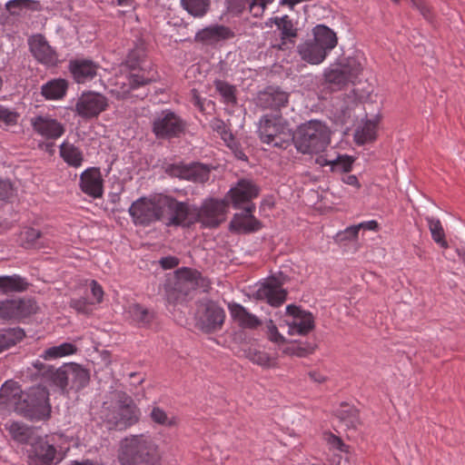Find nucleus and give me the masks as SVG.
<instances>
[{"label":"nucleus","instance_id":"1","mask_svg":"<svg viewBox=\"0 0 465 465\" xmlns=\"http://www.w3.org/2000/svg\"><path fill=\"white\" fill-rule=\"evenodd\" d=\"M48 396L49 393L45 388H31L24 392L16 381L9 380L0 388V407L14 411L30 420H42L50 416Z\"/></svg>","mask_w":465,"mask_h":465},{"label":"nucleus","instance_id":"2","mask_svg":"<svg viewBox=\"0 0 465 465\" xmlns=\"http://www.w3.org/2000/svg\"><path fill=\"white\" fill-rule=\"evenodd\" d=\"M178 212L179 201L164 194L141 197L129 207L133 223L141 226H148L157 221L167 226H178Z\"/></svg>","mask_w":465,"mask_h":465},{"label":"nucleus","instance_id":"3","mask_svg":"<svg viewBox=\"0 0 465 465\" xmlns=\"http://www.w3.org/2000/svg\"><path fill=\"white\" fill-rule=\"evenodd\" d=\"M118 460L121 465H161L162 454L151 435H133L121 440Z\"/></svg>","mask_w":465,"mask_h":465},{"label":"nucleus","instance_id":"4","mask_svg":"<svg viewBox=\"0 0 465 465\" xmlns=\"http://www.w3.org/2000/svg\"><path fill=\"white\" fill-rule=\"evenodd\" d=\"M227 203L223 200L207 199L200 208L186 202H179L178 226H190L200 223L204 227L214 228L225 220Z\"/></svg>","mask_w":465,"mask_h":465},{"label":"nucleus","instance_id":"5","mask_svg":"<svg viewBox=\"0 0 465 465\" xmlns=\"http://www.w3.org/2000/svg\"><path fill=\"white\" fill-rule=\"evenodd\" d=\"M331 130L322 122L312 120L299 126L292 142L298 152L319 153L323 152L331 143Z\"/></svg>","mask_w":465,"mask_h":465},{"label":"nucleus","instance_id":"6","mask_svg":"<svg viewBox=\"0 0 465 465\" xmlns=\"http://www.w3.org/2000/svg\"><path fill=\"white\" fill-rule=\"evenodd\" d=\"M258 134L263 143L286 148L293 139L288 122L279 114H265L260 119Z\"/></svg>","mask_w":465,"mask_h":465},{"label":"nucleus","instance_id":"7","mask_svg":"<svg viewBox=\"0 0 465 465\" xmlns=\"http://www.w3.org/2000/svg\"><path fill=\"white\" fill-rule=\"evenodd\" d=\"M153 80V75H145L141 71L118 76L112 84L110 93L118 100L143 99L148 94L146 86Z\"/></svg>","mask_w":465,"mask_h":465},{"label":"nucleus","instance_id":"8","mask_svg":"<svg viewBox=\"0 0 465 465\" xmlns=\"http://www.w3.org/2000/svg\"><path fill=\"white\" fill-rule=\"evenodd\" d=\"M361 65L355 59H348L346 64L331 65L324 70L325 82L334 89H341L348 83H354L361 73Z\"/></svg>","mask_w":465,"mask_h":465},{"label":"nucleus","instance_id":"9","mask_svg":"<svg viewBox=\"0 0 465 465\" xmlns=\"http://www.w3.org/2000/svg\"><path fill=\"white\" fill-rule=\"evenodd\" d=\"M186 123L171 110H164L153 122V132L157 138L179 137L184 133Z\"/></svg>","mask_w":465,"mask_h":465},{"label":"nucleus","instance_id":"10","mask_svg":"<svg viewBox=\"0 0 465 465\" xmlns=\"http://www.w3.org/2000/svg\"><path fill=\"white\" fill-rule=\"evenodd\" d=\"M30 124L34 133L46 141H56L65 133V125L48 114L31 117Z\"/></svg>","mask_w":465,"mask_h":465},{"label":"nucleus","instance_id":"11","mask_svg":"<svg viewBox=\"0 0 465 465\" xmlns=\"http://www.w3.org/2000/svg\"><path fill=\"white\" fill-rule=\"evenodd\" d=\"M287 292L282 288V282L275 277H270L256 285L253 297L264 301L271 306L279 307L286 300Z\"/></svg>","mask_w":465,"mask_h":465},{"label":"nucleus","instance_id":"12","mask_svg":"<svg viewBox=\"0 0 465 465\" xmlns=\"http://www.w3.org/2000/svg\"><path fill=\"white\" fill-rule=\"evenodd\" d=\"M140 411L131 398H124L115 410L106 415L107 421L115 429L124 430L134 424L139 419Z\"/></svg>","mask_w":465,"mask_h":465},{"label":"nucleus","instance_id":"13","mask_svg":"<svg viewBox=\"0 0 465 465\" xmlns=\"http://www.w3.org/2000/svg\"><path fill=\"white\" fill-rule=\"evenodd\" d=\"M108 107L107 98L94 92L84 93L75 104V112L83 118L98 116Z\"/></svg>","mask_w":465,"mask_h":465},{"label":"nucleus","instance_id":"14","mask_svg":"<svg viewBox=\"0 0 465 465\" xmlns=\"http://www.w3.org/2000/svg\"><path fill=\"white\" fill-rule=\"evenodd\" d=\"M36 305L32 300L6 299L0 301V319L20 320L33 314Z\"/></svg>","mask_w":465,"mask_h":465},{"label":"nucleus","instance_id":"15","mask_svg":"<svg viewBox=\"0 0 465 465\" xmlns=\"http://www.w3.org/2000/svg\"><path fill=\"white\" fill-rule=\"evenodd\" d=\"M259 187L251 180L242 179L227 193L234 209H243V204L252 203V201L259 195Z\"/></svg>","mask_w":465,"mask_h":465},{"label":"nucleus","instance_id":"16","mask_svg":"<svg viewBox=\"0 0 465 465\" xmlns=\"http://www.w3.org/2000/svg\"><path fill=\"white\" fill-rule=\"evenodd\" d=\"M287 313L292 317L288 324V333L290 335H306L314 328V317L306 311L301 310L295 305H288L286 307Z\"/></svg>","mask_w":465,"mask_h":465},{"label":"nucleus","instance_id":"17","mask_svg":"<svg viewBox=\"0 0 465 465\" xmlns=\"http://www.w3.org/2000/svg\"><path fill=\"white\" fill-rule=\"evenodd\" d=\"M168 173L172 176L203 183L209 180L211 170L207 165L199 163H179L169 166Z\"/></svg>","mask_w":465,"mask_h":465},{"label":"nucleus","instance_id":"18","mask_svg":"<svg viewBox=\"0 0 465 465\" xmlns=\"http://www.w3.org/2000/svg\"><path fill=\"white\" fill-rule=\"evenodd\" d=\"M28 45L33 56L46 66H54L58 63V54L42 35H32Z\"/></svg>","mask_w":465,"mask_h":465},{"label":"nucleus","instance_id":"19","mask_svg":"<svg viewBox=\"0 0 465 465\" xmlns=\"http://www.w3.org/2000/svg\"><path fill=\"white\" fill-rule=\"evenodd\" d=\"M206 285V280L196 270L183 267L176 271L175 289L184 295H187L191 290Z\"/></svg>","mask_w":465,"mask_h":465},{"label":"nucleus","instance_id":"20","mask_svg":"<svg viewBox=\"0 0 465 465\" xmlns=\"http://www.w3.org/2000/svg\"><path fill=\"white\" fill-rule=\"evenodd\" d=\"M255 204L251 203L243 207V213L234 214L230 223L232 231L239 232H256L262 228V223L253 216Z\"/></svg>","mask_w":465,"mask_h":465},{"label":"nucleus","instance_id":"21","mask_svg":"<svg viewBox=\"0 0 465 465\" xmlns=\"http://www.w3.org/2000/svg\"><path fill=\"white\" fill-rule=\"evenodd\" d=\"M234 36L233 31L225 25H214L207 26L195 35L194 40L204 45H215L216 44L231 39Z\"/></svg>","mask_w":465,"mask_h":465},{"label":"nucleus","instance_id":"22","mask_svg":"<svg viewBox=\"0 0 465 465\" xmlns=\"http://www.w3.org/2000/svg\"><path fill=\"white\" fill-rule=\"evenodd\" d=\"M56 456V449L44 439L32 444L28 459L30 465H52Z\"/></svg>","mask_w":465,"mask_h":465},{"label":"nucleus","instance_id":"23","mask_svg":"<svg viewBox=\"0 0 465 465\" xmlns=\"http://www.w3.org/2000/svg\"><path fill=\"white\" fill-rule=\"evenodd\" d=\"M80 188L87 195L93 198H100L103 195V179L99 169L89 168L80 176Z\"/></svg>","mask_w":465,"mask_h":465},{"label":"nucleus","instance_id":"24","mask_svg":"<svg viewBox=\"0 0 465 465\" xmlns=\"http://www.w3.org/2000/svg\"><path fill=\"white\" fill-rule=\"evenodd\" d=\"M34 367L41 372V374L48 381H50L54 386L59 388L63 392L67 391L68 381H67V369L65 364L59 367L54 368L53 366L45 365L40 361H36L34 363Z\"/></svg>","mask_w":465,"mask_h":465},{"label":"nucleus","instance_id":"25","mask_svg":"<svg viewBox=\"0 0 465 465\" xmlns=\"http://www.w3.org/2000/svg\"><path fill=\"white\" fill-rule=\"evenodd\" d=\"M225 319L223 309L213 302L205 305L204 312L200 317L201 324L206 331H213L222 327Z\"/></svg>","mask_w":465,"mask_h":465},{"label":"nucleus","instance_id":"26","mask_svg":"<svg viewBox=\"0 0 465 465\" xmlns=\"http://www.w3.org/2000/svg\"><path fill=\"white\" fill-rule=\"evenodd\" d=\"M69 69L75 82L83 84L96 75L98 65L88 59H75L70 62Z\"/></svg>","mask_w":465,"mask_h":465},{"label":"nucleus","instance_id":"27","mask_svg":"<svg viewBox=\"0 0 465 465\" xmlns=\"http://www.w3.org/2000/svg\"><path fill=\"white\" fill-rule=\"evenodd\" d=\"M289 94L280 89L268 88L260 93L257 97V104L264 109H280L287 104Z\"/></svg>","mask_w":465,"mask_h":465},{"label":"nucleus","instance_id":"28","mask_svg":"<svg viewBox=\"0 0 465 465\" xmlns=\"http://www.w3.org/2000/svg\"><path fill=\"white\" fill-rule=\"evenodd\" d=\"M297 50L301 58L311 64H322L328 55L313 40L300 44Z\"/></svg>","mask_w":465,"mask_h":465},{"label":"nucleus","instance_id":"29","mask_svg":"<svg viewBox=\"0 0 465 465\" xmlns=\"http://www.w3.org/2000/svg\"><path fill=\"white\" fill-rule=\"evenodd\" d=\"M228 308L232 319L242 328L256 329L262 323L254 314L239 303H230Z\"/></svg>","mask_w":465,"mask_h":465},{"label":"nucleus","instance_id":"30","mask_svg":"<svg viewBox=\"0 0 465 465\" xmlns=\"http://www.w3.org/2000/svg\"><path fill=\"white\" fill-rule=\"evenodd\" d=\"M65 369H67L68 386L72 390L79 391L88 384L90 375L87 370L76 363L65 364Z\"/></svg>","mask_w":465,"mask_h":465},{"label":"nucleus","instance_id":"31","mask_svg":"<svg viewBox=\"0 0 465 465\" xmlns=\"http://www.w3.org/2000/svg\"><path fill=\"white\" fill-rule=\"evenodd\" d=\"M313 41L329 54L337 45L336 34L328 26L318 25L313 29Z\"/></svg>","mask_w":465,"mask_h":465},{"label":"nucleus","instance_id":"32","mask_svg":"<svg viewBox=\"0 0 465 465\" xmlns=\"http://www.w3.org/2000/svg\"><path fill=\"white\" fill-rule=\"evenodd\" d=\"M68 83L62 78L48 81L41 87V94L46 100H60L66 94Z\"/></svg>","mask_w":465,"mask_h":465},{"label":"nucleus","instance_id":"33","mask_svg":"<svg viewBox=\"0 0 465 465\" xmlns=\"http://www.w3.org/2000/svg\"><path fill=\"white\" fill-rule=\"evenodd\" d=\"M272 21L277 25L282 31V44L279 45H273L280 50H285L289 48V44L293 45V41L291 38L296 36V32L293 29V25L288 15L282 17L272 18Z\"/></svg>","mask_w":465,"mask_h":465},{"label":"nucleus","instance_id":"34","mask_svg":"<svg viewBox=\"0 0 465 465\" xmlns=\"http://www.w3.org/2000/svg\"><path fill=\"white\" fill-rule=\"evenodd\" d=\"M60 156L70 166L78 168L84 162L83 152L68 142H64L60 145Z\"/></svg>","mask_w":465,"mask_h":465},{"label":"nucleus","instance_id":"35","mask_svg":"<svg viewBox=\"0 0 465 465\" xmlns=\"http://www.w3.org/2000/svg\"><path fill=\"white\" fill-rule=\"evenodd\" d=\"M352 159L348 155H337L331 157L329 154L320 155L316 159V163L322 166L330 165L333 170H341L343 172H350L352 165Z\"/></svg>","mask_w":465,"mask_h":465},{"label":"nucleus","instance_id":"36","mask_svg":"<svg viewBox=\"0 0 465 465\" xmlns=\"http://www.w3.org/2000/svg\"><path fill=\"white\" fill-rule=\"evenodd\" d=\"M149 417L153 423L165 428H173L179 424L177 416L167 413L157 405L152 407Z\"/></svg>","mask_w":465,"mask_h":465},{"label":"nucleus","instance_id":"37","mask_svg":"<svg viewBox=\"0 0 465 465\" xmlns=\"http://www.w3.org/2000/svg\"><path fill=\"white\" fill-rule=\"evenodd\" d=\"M378 129L377 120H367L362 126L355 132V141L358 144L371 143L376 140Z\"/></svg>","mask_w":465,"mask_h":465},{"label":"nucleus","instance_id":"38","mask_svg":"<svg viewBox=\"0 0 465 465\" xmlns=\"http://www.w3.org/2000/svg\"><path fill=\"white\" fill-rule=\"evenodd\" d=\"M27 282L20 275H3L0 276V292H23L26 290Z\"/></svg>","mask_w":465,"mask_h":465},{"label":"nucleus","instance_id":"39","mask_svg":"<svg viewBox=\"0 0 465 465\" xmlns=\"http://www.w3.org/2000/svg\"><path fill=\"white\" fill-rule=\"evenodd\" d=\"M336 415L349 428H356L360 424L358 410L348 403H341Z\"/></svg>","mask_w":465,"mask_h":465},{"label":"nucleus","instance_id":"40","mask_svg":"<svg viewBox=\"0 0 465 465\" xmlns=\"http://www.w3.org/2000/svg\"><path fill=\"white\" fill-rule=\"evenodd\" d=\"M25 337V332L20 328H12L0 331V352L15 345Z\"/></svg>","mask_w":465,"mask_h":465},{"label":"nucleus","instance_id":"41","mask_svg":"<svg viewBox=\"0 0 465 465\" xmlns=\"http://www.w3.org/2000/svg\"><path fill=\"white\" fill-rule=\"evenodd\" d=\"M77 349L73 343L64 342L60 345L47 348L44 351L41 357L46 361L55 360L61 357L72 355L75 353Z\"/></svg>","mask_w":465,"mask_h":465},{"label":"nucleus","instance_id":"42","mask_svg":"<svg viewBox=\"0 0 465 465\" xmlns=\"http://www.w3.org/2000/svg\"><path fill=\"white\" fill-rule=\"evenodd\" d=\"M6 429L8 430L11 437L21 443L28 442L34 434V431L30 427L18 421L11 422Z\"/></svg>","mask_w":465,"mask_h":465},{"label":"nucleus","instance_id":"43","mask_svg":"<svg viewBox=\"0 0 465 465\" xmlns=\"http://www.w3.org/2000/svg\"><path fill=\"white\" fill-rule=\"evenodd\" d=\"M181 5L184 10L194 17L204 16L211 5L210 0H181Z\"/></svg>","mask_w":465,"mask_h":465},{"label":"nucleus","instance_id":"44","mask_svg":"<svg viewBox=\"0 0 465 465\" xmlns=\"http://www.w3.org/2000/svg\"><path fill=\"white\" fill-rule=\"evenodd\" d=\"M127 313L140 326L148 325L153 317L151 312L137 303L129 305Z\"/></svg>","mask_w":465,"mask_h":465},{"label":"nucleus","instance_id":"45","mask_svg":"<svg viewBox=\"0 0 465 465\" xmlns=\"http://www.w3.org/2000/svg\"><path fill=\"white\" fill-rule=\"evenodd\" d=\"M20 240L28 246L45 247L47 245L44 233L34 228H25L20 233Z\"/></svg>","mask_w":465,"mask_h":465},{"label":"nucleus","instance_id":"46","mask_svg":"<svg viewBox=\"0 0 465 465\" xmlns=\"http://www.w3.org/2000/svg\"><path fill=\"white\" fill-rule=\"evenodd\" d=\"M433 241L442 248H448V242L445 238V232L440 221L434 217H426Z\"/></svg>","mask_w":465,"mask_h":465},{"label":"nucleus","instance_id":"47","mask_svg":"<svg viewBox=\"0 0 465 465\" xmlns=\"http://www.w3.org/2000/svg\"><path fill=\"white\" fill-rule=\"evenodd\" d=\"M248 358L253 363L264 368H274L277 364L276 360L270 357V355L265 351L256 350L250 351L248 353Z\"/></svg>","mask_w":465,"mask_h":465},{"label":"nucleus","instance_id":"48","mask_svg":"<svg viewBox=\"0 0 465 465\" xmlns=\"http://www.w3.org/2000/svg\"><path fill=\"white\" fill-rule=\"evenodd\" d=\"M214 85L216 91L222 95L224 103L234 104L236 102L235 88L233 85L222 80H216Z\"/></svg>","mask_w":465,"mask_h":465},{"label":"nucleus","instance_id":"49","mask_svg":"<svg viewBox=\"0 0 465 465\" xmlns=\"http://www.w3.org/2000/svg\"><path fill=\"white\" fill-rule=\"evenodd\" d=\"M210 125L213 131L217 132L220 134L221 138L224 142L229 143L230 141L232 140V134L229 131L227 125L223 120L214 118L211 121Z\"/></svg>","mask_w":465,"mask_h":465},{"label":"nucleus","instance_id":"50","mask_svg":"<svg viewBox=\"0 0 465 465\" xmlns=\"http://www.w3.org/2000/svg\"><path fill=\"white\" fill-rule=\"evenodd\" d=\"M273 0H247L250 13L254 17H260L263 15L268 5Z\"/></svg>","mask_w":465,"mask_h":465},{"label":"nucleus","instance_id":"51","mask_svg":"<svg viewBox=\"0 0 465 465\" xmlns=\"http://www.w3.org/2000/svg\"><path fill=\"white\" fill-rule=\"evenodd\" d=\"M191 102L202 113L205 114L209 107H213L214 104L212 101L201 98L196 89L191 91Z\"/></svg>","mask_w":465,"mask_h":465},{"label":"nucleus","instance_id":"52","mask_svg":"<svg viewBox=\"0 0 465 465\" xmlns=\"http://www.w3.org/2000/svg\"><path fill=\"white\" fill-rule=\"evenodd\" d=\"M18 114L0 105V125H14L17 123Z\"/></svg>","mask_w":465,"mask_h":465},{"label":"nucleus","instance_id":"53","mask_svg":"<svg viewBox=\"0 0 465 465\" xmlns=\"http://www.w3.org/2000/svg\"><path fill=\"white\" fill-rule=\"evenodd\" d=\"M407 1L411 5L412 7L418 9L425 19L431 21V19L433 17L432 11H431L430 7L429 6V5L425 1H423V0H407Z\"/></svg>","mask_w":465,"mask_h":465},{"label":"nucleus","instance_id":"54","mask_svg":"<svg viewBox=\"0 0 465 465\" xmlns=\"http://www.w3.org/2000/svg\"><path fill=\"white\" fill-rule=\"evenodd\" d=\"M91 305L93 303L86 298L72 299L70 301V307L81 313H89L91 312Z\"/></svg>","mask_w":465,"mask_h":465},{"label":"nucleus","instance_id":"55","mask_svg":"<svg viewBox=\"0 0 465 465\" xmlns=\"http://www.w3.org/2000/svg\"><path fill=\"white\" fill-rule=\"evenodd\" d=\"M31 3V0H10L5 4V8L10 14L16 15L19 10L28 7Z\"/></svg>","mask_w":465,"mask_h":465},{"label":"nucleus","instance_id":"56","mask_svg":"<svg viewBox=\"0 0 465 465\" xmlns=\"http://www.w3.org/2000/svg\"><path fill=\"white\" fill-rule=\"evenodd\" d=\"M326 440L328 444L331 445L333 449H336L341 452L349 451V446L346 445L340 437L332 433H330L326 436Z\"/></svg>","mask_w":465,"mask_h":465},{"label":"nucleus","instance_id":"57","mask_svg":"<svg viewBox=\"0 0 465 465\" xmlns=\"http://www.w3.org/2000/svg\"><path fill=\"white\" fill-rule=\"evenodd\" d=\"M90 289L93 298L90 300L91 303H100L103 300L104 291L102 286L94 280L90 282Z\"/></svg>","mask_w":465,"mask_h":465},{"label":"nucleus","instance_id":"58","mask_svg":"<svg viewBox=\"0 0 465 465\" xmlns=\"http://www.w3.org/2000/svg\"><path fill=\"white\" fill-rule=\"evenodd\" d=\"M14 194V189L10 182L0 181V200H8Z\"/></svg>","mask_w":465,"mask_h":465},{"label":"nucleus","instance_id":"59","mask_svg":"<svg viewBox=\"0 0 465 465\" xmlns=\"http://www.w3.org/2000/svg\"><path fill=\"white\" fill-rule=\"evenodd\" d=\"M268 335L270 341L281 344L285 342V338L278 331V329L275 325L271 324L268 327Z\"/></svg>","mask_w":465,"mask_h":465},{"label":"nucleus","instance_id":"60","mask_svg":"<svg viewBox=\"0 0 465 465\" xmlns=\"http://www.w3.org/2000/svg\"><path fill=\"white\" fill-rule=\"evenodd\" d=\"M160 264L163 269H173L179 264V260L173 256H167L161 259Z\"/></svg>","mask_w":465,"mask_h":465},{"label":"nucleus","instance_id":"61","mask_svg":"<svg viewBox=\"0 0 465 465\" xmlns=\"http://www.w3.org/2000/svg\"><path fill=\"white\" fill-rule=\"evenodd\" d=\"M359 231H360V228L358 227V224L350 226L344 231L343 238L347 239V240H354L357 238Z\"/></svg>","mask_w":465,"mask_h":465},{"label":"nucleus","instance_id":"62","mask_svg":"<svg viewBox=\"0 0 465 465\" xmlns=\"http://www.w3.org/2000/svg\"><path fill=\"white\" fill-rule=\"evenodd\" d=\"M141 57L140 51H132L128 55L127 64L134 68L138 64V60Z\"/></svg>","mask_w":465,"mask_h":465},{"label":"nucleus","instance_id":"63","mask_svg":"<svg viewBox=\"0 0 465 465\" xmlns=\"http://www.w3.org/2000/svg\"><path fill=\"white\" fill-rule=\"evenodd\" d=\"M342 182L348 185L355 187L356 189H360L361 187V183H359L358 178L353 174L345 175L342 178Z\"/></svg>","mask_w":465,"mask_h":465},{"label":"nucleus","instance_id":"64","mask_svg":"<svg viewBox=\"0 0 465 465\" xmlns=\"http://www.w3.org/2000/svg\"><path fill=\"white\" fill-rule=\"evenodd\" d=\"M358 227L362 230H368V231H377L379 225L378 223L374 220L363 222L358 224Z\"/></svg>","mask_w":465,"mask_h":465}]
</instances>
